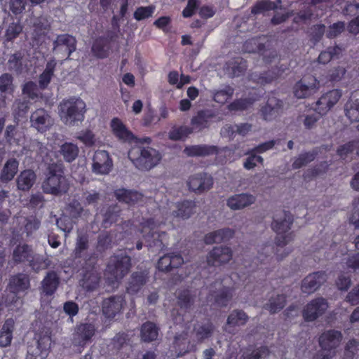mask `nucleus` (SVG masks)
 Masks as SVG:
<instances>
[{"label": "nucleus", "mask_w": 359, "mask_h": 359, "mask_svg": "<svg viewBox=\"0 0 359 359\" xmlns=\"http://www.w3.org/2000/svg\"><path fill=\"white\" fill-rule=\"evenodd\" d=\"M12 261L15 265L25 264L35 273L48 268L46 259L34 252L32 247L27 243L17 245L12 252Z\"/></svg>", "instance_id": "obj_1"}, {"label": "nucleus", "mask_w": 359, "mask_h": 359, "mask_svg": "<svg viewBox=\"0 0 359 359\" xmlns=\"http://www.w3.org/2000/svg\"><path fill=\"white\" fill-rule=\"evenodd\" d=\"M86 111V103L81 98L74 97L62 100L59 106L61 120L69 126L81 123Z\"/></svg>", "instance_id": "obj_2"}, {"label": "nucleus", "mask_w": 359, "mask_h": 359, "mask_svg": "<svg viewBox=\"0 0 359 359\" xmlns=\"http://www.w3.org/2000/svg\"><path fill=\"white\" fill-rule=\"evenodd\" d=\"M293 223V216L290 211L280 210L273 217L271 229L276 233L275 243L277 247H284L294 238V233L288 232Z\"/></svg>", "instance_id": "obj_3"}, {"label": "nucleus", "mask_w": 359, "mask_h": 359, "mask_svg": "<svg viewBox=\"0 0 359 359\" xmlns=\"http://www.w3.org/2000/svg\"><path fill=\"white\" fill-rule=\"evenodd\" d=\"M46 176L42 184L44 193L58 196L62 192H65V177L64 165L62 163L49 164L47 168Z\"/></svg>", "instance_id": "obj_4"}, {"label": "nucleus", "mask_w": 359, "mask_h": 359, "mask_svg": "<svg viewBox=\"0 0 359 359\" xmlns=\"http://www.w3.org/2000/svg\"><path fill=\"white\" fill-rule=\"evenodd\" d=\"M131 258L126 253L111 256L107 265L104 276L111 283L121 280L131 268Z\"/></svg>", "instance_id": "obj_5"}, {"label": "nucleus", "mask_w": 359, "mask_h": 359, "mask_svg": "<svg viewBox=\"0 0 359 359\" xmlns=\"http://www.w3.org/2000/svg\"><path fill=\"white\" fill-rule=\"evenodd\" d=\"M128 158L139 170H149L158 163L161 156L158 151L148 147L130 149Z\"/></svg>", "instance_id": "obj_6"}, {"label": "nucleus", "mask_w": 359, "mask_h": 359, "mask_svg": "<svg viewBox=\"0 0 359 359\" xmlns=\"http://www.w3.org/2000/svg\"><path fill=\"white\" fill-rule=\"evenodd\" d=\"M96 263L97 257L93 252L86 257L82 265V278L80 280V285L88 292L94 291L99 286L101 276L96 269Z\"/></svg>", "instance_id": "obj_7"}, {"label": "nucleus", "mask_w": 359, "mask_h": 359, "mask_svg": "<svg viewBox=\"0 0 359 359\" xmlns=\"http://www.w3.org/2000/svg\"><path fill=\"white\" fill-rule=\"evenodd\" d=\"M142 231L148 230L147 241L149 242V247L153 252H161L164 250L168 243L165 240L168 238V234L165 231H157L158 225L154 218H149L142 222ZM160 224H158L159 226Z\"/></svg>", "instance_id": "obj_8"}, {"label": "nucleus", "mask_w": 359, "mask_h": 359, "mask_svg": "<svg viewBox=\"0 0 359 359\" xmlns=\"http://www.w3.org/2000/svg\"><path fill=\"white\" fill-rule=\"evenodd\" d=\"M97 328L91 323H80L77 324L72 334V344L81 352L86 346L91 343L93 338L95 335Z\"/></svg>", "instance_id": "obj_9"}, {"label": "nucleus", "mask_w": 359, "mask_h": 359, "mask_svg": "<svg viewBox=\"0 0 359 359\" xmlns=\"http://www.w3.org/2000/svg\"><path fill=\"white\" fill-rule=\"evenodd\" d=\"M118 39V34L113 30H108L105 35L96 38L92 44L91 52L93 56L99 59H104L109 55L111 43Z\"/></svg>", "instance_id": "obj_10"}, {"label": "nucleus", "mask_w": 359, "mask_h": 359, "mask_svg": "<svg viewBox=\"0 0 359 359\" xmlns=\"http://www.w3.org/2000/svg\"><path fill=\"white\" fill-rule=\"evenodd\" d=\"M284 109V102L282 100L269 96L266 102L259 110L260 117L266 121H273L280 116Z\"/></svg>", "instance_id": "obj_11"}, {"label": "nucleus", "mask_w": 359, "mask_h": 359, "mask_svg": "<svg viewBox=\"0 0 359 359\" xmlns=\"http://www.w3.org/2000/svg\"><path fill=\"white\" fill-rule=\"evenodd\" d=\"M328 308V303L323 297H317L310 301L302 311L306 322H313L322 316Z\"/></svg>", "instance_id": "obj_12"}, {"label": "nucleus", "mask_w": 359, "mask_h": 359, "mask_svg": "<svg viewBox=\"0 0 359 359\" xmlns=\"http://www.w3.org/2000/svg\"><path fill=\"white\" fill-rule=\"evenodd\" d=\"M319 88V81L312 75L304 76L294 86V95L298 99L306 98L314 94Z\"/></svg>", "instance_id": "obj_13"}, {"label": "nucleus", "mask_w": 359, "mask_h": 359, "mask_svg": "<svg viewBox=\"0 0 359 359\" xmlns=\"http://www.w3.org/2000/svg\"><path fill=\"white\" fill-rule=\"evenodd\" d=\"M213 185V178L205 172L196 173L191 175L187 181L189 190L196 194H201L210 190Z\"/></svg>", "instance_id": "obj_14"}, {"label": "nucleus", "mask_w": 359, "mask_h": 359, "mask_svg": "<svg viewBox=\"0 0 359 359\" xmlns=\"http://www.w3.org/2000/svg\"><path fill=\"white\" fill-rule=\"evenodd\" d=\"M231 248L227 246L214 247L207 255V263L211 266H219L228 263L232 259Z\"/></svg>", "instance_id": "obj_15"}, {"label": "nucleus", "mask_w": 359, "mask_h": 359, "mask_svg": "<svg viewBox=\"0 0 359 359\" xmlns=\"http://www.w3.org/2000/svg\"><path fill=\"white\" fill-rule=\"evenodd\" d=\"M341 95V91L339 89L327 92L316 102L315 110L320 115L325 114L338 102Z\"/></svg>", "instance_id": "obj_16"}, {"label": "nucleus", "mask_w": 359, "mask_h": 359, "mask_svg": "<svg viewBox=\"0 0 359 359\" xmlns=\"http://www.w3.org/2000/svg\"><path fill=\"white\" fill-rule=\"evenodd\" d=\"M124 304L125 299L123 295H112L106 298L102 303V313L107 318L112 319L121 313Z\"/></svg>", "instance_id": "obj_17"}, {"label": "nucleus", "mask_w": 359, "mask_h": 359, "mask_svg": "<svg viewBox=\"0 0 359 359\" xmlns=\"http://www.w3.org/2000/svg\"><path fill=\"white\" fill-rule=\"evenodd\" d=\"M31 126L41 133H46L53 123L48 112L43 108L35 110L30 116Z\"/></svg>", "instance_id": "obj_18"}, {"label": "nucleus", "mask_w": 359, "mask_h": 359, "mask_svg": "<svg viewBox=\"0 0 359 359\" xmlns=\"http://www.w3.org/2000/svg\"><path fill=\"white\" fill-rule=\"evenodd\" d=\"M113 162L109 153L104 150H97L93 158V172L95 174L106 175L112 169Z\"/></svg>", "instance_id": "obj_19"}, {"label": "nucleus", "mask_w": 359, "mask_h": 359, "mask_svg": "<svg viewBox=\"0 0 359 359\" xmlns=\"http://www.w3.org/2000/svg\"><path fill=\"white\" fill-rule=\"evenodd\" d=\"M342 337L340 331L329 330L323 332L319 337V345L321 348L334 355L335 349L339 345Z\"/></svg>", "instance_id": "obj_20"}, {"label": "nucleus", "mask_w": 359, "mask_h": 359, "mask_svg": "<svg viewBox=\"0 0 359 359\" xmlns=\"http://www.w3.org/2000/svg\"><path fill=\"white\" fill-rule=\"evenodd\" d=\"M326 280L327 276L325 271L313 272L303 279L301 290L304 293H313L320 287Z\"/></svg>", "instance_id": "obj_21"}, {"label": "nucleus", "mask_w": 359, "mask_h": 359, "mask_svg": "<svg viewBox=\"0 0 359 359\" xmlns=\"http://www.w3.org/2000/svg\"><path fill=\"white\" fill-rule=\"evenodd\" d=\"M216 116L215 113L211 109H201L191 119V128L194 131L200 132L208 128Z\"/></svg>", "instance_id": "obj_22"}, {"label": "nucleus", "mask_w": 359, "mask_h": 359, "mask_svg": "<svg viewBox=\"0 0 359 359\" xmlns=\"http://www.w3.org/2000/svg\"><path fill=\"white\" fill-rule=\"evenodd\" d=\"M183 263L184 259L181 255L172 252L160 257L157 268L161 271L169 272L173 269L181 266Z\"/></svg>", "instance_id": "obj_23"}, {"label": "nucleus", "mask_w": 359, "mask_h": 359, "mask_svg": "<svg viewBox=\"0 0 359 359\" xmlns=\"http://www.w3.org/2000/svg\"><path fill=\"white\" fill-rule=\"evenodd\" d=\"M149 279V273L146 271H134L128 280L126 290L130 294L139 292L146 285Z\"/></svg>", "instance_id": "obj_24"}, {"label": "nucleus", "mask_w": 359, "mask_h": 359, "mask_svg": "<svg viewBox=\"0 0 359 359\" xmlns=\"http://www.w3.org/2000/svg\"><path fill=\"white\" fill-rule=\"evenodd\" d=\"M90 247V238L87 231H78L75 242V247L72 252L73 257L76 259L84 258L89 255L86 251ZM90 253V255H91Z\"/></svg>", "instance_id": "obj_25"}, {"label": "nucleus", "mask_w": 359, "mask_h": 359, "mask_svg": "<svg viewBox=\"0 0 359 359\" xmlns=\"http://www.w3.org/2000/svg\"><path fill=\"white\" fill-rule=\"evenodd\" d=\"M110 126L113 134L118 140L123 142H131L135 139L134 134L118 118H112Z\"/></svg>", "instance_id": "obj_26"}, {"label": "nucleus", "mask_w": 359, "mask_h": 359, "mask_svg": "<svg viewBox=\"0 0 359 359\" xmlns=\"http://www.w3.org/2000/svg\"><path fill=\"white\" fill-rule=\"evenodd\" d=\"M53 48L55 50L61 49L66 53L67 58H69L72 53L76 49V40L75 37L67 34H60L57 36L53 42Z\"/></svg>", "instance_id": "obj_27"}, {"label": "nucleus", "mask_w": 359, "mask_h": 359, "mask_svg": "<svg viewBox=\"0 0 359 359\" xmlns=\"http://www.w3.org/2000/svg\"><path fill=\"white\" fill-rule=\"evenodd\" d=\"M256 201L255 196L250 194L242 193L230 196L226 205L231 210H241L253 204Z\"/></svg>", "instance_id": "obj_28"}, {"label": "nucleus", "mask_w": 359, "mask_h": 359, "mask_svg": "<svg viewBox=\"0 0 359 359\" xmlns=\"http://www.w3.org/2000/svg\"><path fill=\"white\" fill-rule=\"evenodd\" d=\"M60 279L55 271L47 272L41 281V290L45 296L50 297L53 295L60 285Z\"/></svg>", "instance_id": "obj_29"}, {"label": "nucleus", "mask_w": 359, "mask_h": 359, "mask_svg": "<svg viewBox=\"0 0 359 359\" xmlns=\"http://www.w3.org/2000/svg\"><path fill=\"white\" fill-rule=\"evenodd\" d=\"M114 196L116 199L121 203H125L129 205L142 201L143 194L137 191L121 188L114 191Z\"/></svg>", "instance_id": "obj_30"}, {"label": "nucleus", "mask_w": 359, "mask_h": 359, "mask_svg": "<svg viewBox=\"0 0 359 359\" xmlns=\"http://www.w3.org/2000/svg\"><path fill=\"white\" fill-rule=\"evenodd\" d=\"M234 231L230 228L220 229L205 235L204 242L208 245L226 242L234 236Z\"/></svg>", "instance_id": "obj_31"}, {"label": "nucleus", "mask_w": 359, "mask_h": 359, "mask_svg": "<svg viewBox=\"0 0 359 359\" xmlns=\"http://www.w3.org/2000/svg\"><path fill=\"white\" fill-rule=\"evenodd\" d=\"M8 287L9 290L15 294L24 292L30 287L29 276L22 273L13 275L9 280Z\"/></svg>", "instance_id": "obj_32"}, {"label": "nucleus", "mask_w": 359, "mask_h": 359, "mask_svg": "<svg viewBox=\"0 0 359 359\" xmlns=\"http://www.w3.org/2000/svg\"><path fill=\"white\" fill-rule=\"evenodd\" d=\"M219 149L217 146L208 144H197L186 147L184 152L188 156H208L217 154Z\"/></svg>", "instance_id": "obj_33"}, {"label": "nucleus", "mask_w": 359, "mask_h": 359, "mask_svg": "<svg viewBox=\"0 0 359 359\" xmlns=\"http://www.w3.org/2000/svg\"><path fill=\"white\" fill-rule=\"evenodd\" d=\"M19 161L15 158H8L0 172V182L8 183L13 180L18 172Z\"/></svg>", "instance_id": "obj_34"}, {"label": "nucleus", "mask_w": 359, "mask_h": 359, "mask_svg": "<svg viewBox=\"0 0 359 359\" xmlns=\"http://www.w3.org/2000/svg\"><path fill=\"white\" fill-rule=\"evenodd\" d=\"M247 61L241 57H234L226 63V70L231 77L243 75L247 69Z\"/></svg>", "instance_id": "obj_35"}, {"label": "nucleus", "mask_w": 359, "mask_h": 359, "mask_svg": "<svg viewBox=\"0 0 359 359\" xmlns=\"http://www.w3.org/2000/svg\"><path fill=\"white\" fill-rule=\"evenodd\" d=\"M36 175L30 169L22 171L16 179L17 187L21 191H29L35 183Z\"/></svg>", "instance_id": "obj_36"}, {"label": "nucleus", "mask_w": 359, "mask_h": 359, "mask_svg": "<svg viewBox=\"0 0 359 359\" xmlns=\"http://www.w3.org/2000/svg\"><path fill=\"white\" fill-rule=\"evenodd\" d=\"M196 206L194 201L184 200L177 203V210L173 211L172 215L175 217L188 219L195 212Z\"/></svg>", "instance_id": "obj_37"}, {"label": "nucleus", "mask_w": 359, "mask_h": 359, "mask_svg": "<svg viewBox=\"0 0 359 359\" xmlns=\"http://www.w3.org/2000/svg\"><path fill=\"white\" fill-rule=\"evenodd\" d=\"M159 328L153 322L146 321L140 328V338L144 342H151L157 339Z\"/></svg>", "instance_id": "obj_38"}, {"label": "nucleus", "mask_w": 359, "mask_h": 359, "mask_svg": "<svg viewBox=\"0 0 359 359\" xmlns=\"http://www.w3.org/2000/svg\"><path fill=\"white\" fill-rule=\"evenodd\" d=\"M15 322L13 318L5 320L0 331V346L7 347L11 345L13 339Z\"/></svg>", "instance_id": "obj_39"}, {"label": "nucleus", "mask_w": 359, "mask_h": 359, "mask_svg": "<svg viewBox=\"0 0 359 359\" xmlns=\"http://www.w3.org/2000/svg\"><path fill=\"white\" fill-rule=\"evenodd\" d=\"M120 209L116 205H111L102 210V221L101 226L104 229L110 227L116 222L119 217Z\"/></svg>", "instance_id": "obj_40"}, {"label": "nucleus", "mask_w": 359, "mask_h": 359, "mask_svg": "<svg viewBox=\"0 0 359 359\" xmlns=\"http://www.w3.org/2000/svg\"><path fill=\"white\" fill-rule=\"evenodd\" d=\"M281 4V0H276L275 1L271 0L257 1L252 6L250 11L253 15H258L266 11H276L280 7Z\"/></svg>", "instance_id": "obj_41"}, {"label": "nucleus", "mask_w": 359, "mask_h": 359, "mask_svg": "<svg viewBox=\"0 0 359 359\" xmlns=\"http://www.w3.org/2000/svg\"><path fill=\"white\" fill-rule=\"evenodd\" d=\"M234 292L233 287H223L222 289L214 292V303L220 307H226L231 300Z\"/></svg>", "instance_id": "obj_42"}, {"label": "nucleus", "mask_w": 359, "mask_h": 359, "mask_svg": "<svg viewBox=\"0 0 359 359\" xmlns=\"http://www.w3.org/2000/svg\"><path fill=\"white\" fill-rule=\"evenodd\" d=\"M194 332L198 342H203L212 335L215 326L210 321L204 323H198L194 326Z\"/></svg>", "instance_id": "obj_43"}, {"label": "nucleus", "mask_w": 359, "mask_h": 359, "mask_svg": "<svg viewBox=\"0 0 359 359\" xmlns=\"http://www.w3.org/2000/svg\"><path fill=\"white\" fill-rule=\"evenodd\" d=\"M280 72L282 71L280 69L275 67L263 73H252L251 74L250 77L251 79L257 83L265 85L277 79L280 75Z\"/></svg>", "instance_id": "obj_44"}, {"label": "nucleus", "mask_w": 359, "mask_h": 359, "mask_svg": "<svg viewBox=\"0 0 359 359\" xmlns=\"http://www.w3.org/2000/svg\"><path fill=\"white\" fill-rule=\"evenodd\" d=\"M57 152L65 162L72 163L78 157L79 149L76 144L66 142L60 147Z\"/></svg>", "instance_id": "obj_45"}, {"label": "nucleus", "mask_w": 359, "mask_h": 359, "mask_svg": "<svg viewBox=\"0 0 359 359\" xmlns=\"http://www.w3.org/2000/svg\"><path fill=\"white\" fill-rule=\"evenodd\" d=\"M56 62L55 59L50 60L46 65L43 72L39 75V86L41 90L46 89L54 75V72L56 67Z\"/></svg>", "instance_id": "obj_46"}, {"label": "nucleus", "mask_w": 359, "mask_h": 359, "mask_svg": "<svg viewBox=\"0 0 359 359\" xmlns=\"http://www.w3.org/2000/svg\"><path fill=\"white\" fill-rule=\"evenodd\" d=\"M113 237L111 231H104L99 233L96 243V250L100 253L105 252L111 248Z\"/></svg>", "instance_id": "obj_47"}, {"label": "nucleus", "mask_w": 359, "mask_h": 359, "mask_svg": "<svg viewBox=\"0 0 359 359\" xmlns=\"http://www.w3.org/2000/svg\"><path fill=\"white\" fill-rule=\"evenodd\" d=\"M249 319L247 313L243 310H233L229 315L226 324L231 327L242 326L246 324Z\"/></svg>", "instance_id": "obj_48"}, {"label": "nucleus", "mask_w": 359, "mask_h": 359, "mask_svg": "<svg viewBox=\"0 0 359 359\" xmlns=\"http://www.w3.org/2000/svg\"><path fill=\"white\" fill-rule=\"evenodd\" d=\"M287 297L285 294H278L276 297L269 299V302L266 304L264 308L270 313L274 314L281 311L285 306Z\"/></svg>", "instance_id": "obj_49"}, {"label": "nucleus", "mask_w": 359, "mask_h": 359, "mask_svg": "<svg viewBox=\"0 0 359 359\" xmlns=\"http://www.w3.org/2000/svg\"><path fill=\"white\" fill-rule=\"evenodd\" d=\"M317 155L318 151L316 149L302 153L295 158L292 166L294 169H299L314 161Z\"/></svg>", "instance_id": "obj_50"}, {"label": "nucleus", "mask_w": 359, "mask_h": 359, "mask_svg": "<svg viewBox=\"0 0 359 359\" xmlns=\"http://www.w3.org/2000/svg\"><path fill=\"white\" fill-rule=\"evenodd\" d=\"M193 133V129L189 126H174L169 131V139L173 141L182 140Z\"/></svg>", "instance_id": "obj_51"}, {"label": "nucleus", "mask_w": 359, "mask_h": 359, "mask_svg": "<svg viewBox=\"0 0 359 359\" xmlns=\"http://www.w3.org/2000/svg\"><path fill=\"white\" fill-rule=\"evenodd\" d=\"M194 299L195 297L192 294L191 290L185 289L179 292L177 303L181 309L187 311L194 304Z\"/></svg>", "instance_id": "obj_52"}, {"label": "nucleus", "mask_w": 359, "mask_h": 359, "mask_svg": "<svg viewBox=\"0 0 359 359\" xmlns=\"http://www.w3.org/2000/svg\"><path fill=\"white\" fill-rule=\"evenodd\" d=\"M255 100L252 97L236 99L231 102L227 108L230 111H241L248 109L255 102Z\"/></svg>", "instance_id": "obj_53"}, {"label": "nucleus", "mask_w": 359, "mask_h": 359, "mask_svg": "<svg viewBox=\"0 0 359 359\" xmlns=\"http://www.w3.org/2000/svg\"><path fill=\"white\" fill-rule=\"evenodd\" d=\"M15 86L13 77L8 73H4L0 76V92L2 95H12L14 93Z\"/></svg>", "instance_id": "obj_54"}, {"label": "nucleus", "mask_w": 359, "mask_h": 359, "mask_svg": "<svg viewBox=\"0 0 359 359\" xmlns=\"http://www.w3.org/2000/svg\"><path fill=\"white\" fill-rule=\"evenodd\" d=\"M341 52V50L339 46H330L320 53L318 61L321 64H327L333 58L337 57Z\"/></svg>", "instance_id": "obj_55"}, {"label": "nucleus", "mask_w": 359, "mask_h": 359, "mask_svg": "<svg viewBox=\"0 0 359 359\" xmlns=\"http://www.w3.org/2000/svg\"><path fill=\"white\" fill-rule=\"evenodd\" d=\"M234 93V88L227 85L223 89L218 90L213 94V100L219 104H224L230 100Z\"/></svg>", "instance_id": "obj_56"}, {"label": "nucleus", "mask_w": 359, "mask_h": 359, "mask_svg": "<svg viewBox=\"0 0 359 359\" xmlns=\"http://www.w3.org/2000/svg\"><path fill=\"white\" fill-rule=\"evenodd\" d=\"M156 6L154 5H149L147 6H139L136 8L133 13V18L137 21H142L151 18L155 13Z\"/></svg>", "instance_id": "obj_57"}, {"label": "nucleus", "mask_w": 359, "mask_h": 359, "mask_svg": "<svg viewBox=\"0 0 359 359\" xmlns=\"http://www.w3.org/2000/svg\"><path fill=\"white\" fill-rule=\"evenodd\" d=\"M270 350L266 346H261L253 349L250 353L245 352L242 359H264L269 355Z\"/></svg>", "instance_id": "obj_58"}, {"label": "nucleus", "mask_w": 359, "mask_h": 359, "mask_svg": "<svg viewBox=\"0 0 359 359\" xmlns=\"http://www.w3.org/2000/svg\"><path fill=\"white\" fill-rule=\"evenodd\" d=\"M357 145H358V140H353L341 146L337 149V154L341 158L346 159L349 154L356 149Z\"/></svg>", "instance_id": "obj_59"}, {"label": "nucleus", "mask_w": 359, "mask_h": 359, "mask_svg": "<svg viewBox=\"0 0 359 359\" xmlns=\"http://www.w3.org/2000/svg\"><path fill=\"white\" fill-rule=\"evenodd\" d=\"M175 346L179 349V355H184L189 352V341H187V334L182 333L175 337Z\"/></svg>", "instance_id": "obj_60"}, {"label": "nucleus", "mask_w": 359, "mask_h": 359, "mask_svg": "<svg viewBox=\"0 0 359 359\" xmlns=\"http://www.w3.org/2000/svg\"><path fill=\"white\" fill-rule=\"evenodd\" d=\"M346 74V69L342 67H337L331 69L327 73L325 76V83L337 82L341 80Z\"/></svg>", "instance_id": "obj_61"}, {"label": "nucleus", "mask_w": 359, "mask_h": 359, "mask_svg": "<svg viewBox=\"0 0 359 359\" xmlns=\"http://www.w3.org/2000/svg\"><path fill=\"white\" fill-rule=\"evenodd\" d=\"M345 30V23L342 21H338L331 25L326 32V36L328 39H334Z\"/></svg>", "instance_id": "obj_62"}, {"label": "nucleus", "mask_w": 359, "mask_h": 359, "mask_svg": "<svg viewBox=\"0 0 359 359\" xmlns=\"http://www.w3.org/2000/svg\"><path fill=\"white\" fill-rule=\"evenodd\" d=\"M22 31V27L19 23H11L6 31V37L8 41L16 39Z\"/></svg>", "instance_id": "obj_63"}, {"label": "nucleus", "mask_w": 359, "mask_h": 359, "mask_svg": "<svg viewBox=\"0 0 359 359\" xmlns=\"http://www.w3.org/2000/svg\"><path fill=\"white\" fill-rule=\"evenodd\" d=\"M345 114L352 121H359V101L358 100L351 104L350 108H348V106L346 105Z\"/></svg>", "instance_id": "obj_64"}]
</instances>
